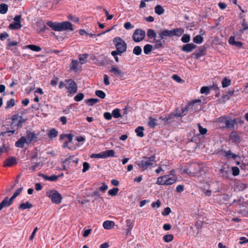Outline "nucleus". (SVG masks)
Segmentation results:
<instances>
[{
	"label": "nucleus",
	"mask_w": 248,
	"mask_h": 248,
	"mask_svg": "<svg viewBox=\"0 0 248 248\" xmlns=\"http://www.w3.org/2000/svg\"><path fill=\"white\" fill-rule=\"evenodd\" d=\"M218 121L220 123L225 124L224 127L232 129H234V125L236 124V121L235 119H231L229 117L222 116L219 118Z\"/></svg>",
	"instance_id": "nucleus-5"
},
{
	"label": "nucleus",
	"mask_w": 248,
	"mask_h": 248,
	"mask_svg": "<svg viewBox=\"0 0 248 248\" xmlns=\"http://www.w3.org/2000/svg\"><path fill=\"white\" fill-rule=\"evenodd\" d=\"M175 117L174 115H172V114L169 115L168 116V123L169 124H171L172 123L174 122L175 121Z\"/></svg>",
	"instance_id": "nucleus-63"
},
{
	"label": "nucleus",
	"mask_w": 248,
	"mask_h": 248,
	"mask_svg": "<svg viewBox=\"0 0 248 248\" xmlns=\"http://www.w3.org/2000/svg\"><path fill=\"white\" fill-rule=\"evenodd\" d=\"M124 26L126 30H131L134 28V26L130 22H125Z\"/></svg>",
	"instance_id": "nucleus-62"
},
{
	"label": "nucleus",
	"mask_w": 248,
	"mask_h": 248,
	"mask_svg": "<svg viewBox=\"0 0 248 248\" xmlns=\"http://www.w3.org/2000/svg\"><path fill=\"white\" fill-rule=\"evenodd\" d=\"M228 42L230 45L234 46L239 48L241 47L243 45V44L241 42L235 41L234 36H231L229 39Z\"/></svg>",
	"instance_id": "nucleus-19"
},
{
	"label": "nucleus",
	"mask_w": 248,
	"mask_h": 248,
	"mask_svg": "<svg viewBox=\"0 0 248 248\" xmlns=\"http://www.w3.org/2000/svg\"><path fill=\"white\" fill-rule=\"evenodd\" d=\"M16 197V196L13 195V196L10 199H9L8 197H6L3 200V202H4L6 206L9 207L12 204L13 201Z\"/></svg>",
	"instance_id": "nucleus-28"
},
{
	"label": "nucleus",
	"mask_w": 248,
	"mask_h": 248,
	"mask_svg": "<svg viewBox=\"0 0 248 248\" xmlns=\"http://www.w3.org/2000/svg\"><path fill=\"white\" fill-rule=\"evenodd\" d=\"M84 97V95L83 93H78L74 97V100L75 101L79 102L83 99Z\"/></svg>",
	"instance_id": "nucleus-49"
},
{
	"label": "nucleus",
	"mask_w": 248,
	"mask_h": 248,
	"mask_svg": "<svg viewBox=\"0 0 248 248\" xmlns=\"http://www.w3.org/2000/svg\"><path fill=\"white\" fill-rule=\"evenodd\" d=\"M197 46L193 43L187 44L183 46L181 50L185 52L188 53L192 51L193 49L196 48Z\"/></svg>",
	"instance_id": "nucleus-13"
},
{
	"label": "nucleus",
	"mask_w": 248,
	"mask_h": 248,
	"mask_svg": "<svg viewBox=\"0 0 248 248\" xmlns=\"http://www.w3.org/2000/svg\"><path fill=\"white\" fill-rule=\"evenodd\" d=\"M27 144V141L25 137H22L15 143V146L16 147L23 148L24 144Z\"/></svg>",
	"instance_id": "nucleus-20"
},
{
	"label": "nucleus",
	"mask_w": 248,
	"mask_h": 248,
	"mask_svg": "<svg viewBox=\"0 0 248 248\" xmlns=\"http://www.w3.org/2000/svg\"><path fill=\"white\" fill-rule=\"evenodd\" d=\"M108 189V186L105 183H102V186L99 188V191L105 192Z\"/></svg>",
	"instance_id": "nucleus-60"
},
{
	"label": "nucleus",
	"mask_w": 248,
	"mask_h": 248,
	"mask_svg": "<svg viewBox=\"0 0 248 248\" xmlns=\"http://www.w3.org/2000/svg\"><path fill=\"white\" fill-rule=\"evenodd\" d=\"M174 35L181 36L184 32V30L182 28L173 29Z\"/></svg>",
	"instance_id": "nucleus-40"
},
{
	"label": "nucleus",
	"mask_w": 248,
	"mask_h": 248,
	"mask_svg": "<svg viewBox=\"0 0 248 248\" xmlns=\"http://www.w3.org/2000/svg\"><path fill=\"white\" fill-rule=\"evenodd\" d=\"M231 80L226 78H224L221 82L222 86L223 88L228 87L231 84Z\"/></svg>",
	"instance_id": "nucleus-48"
},
{
	"label": "nucleus",
	"mask_w": 248,
	"mask_h": 248,
	"mask_svg": "<svg viewBox=\"0 0 248 248\" xmlns=\"http://www.w3.org/2000/svg\"><path fill=\"white\" fill-rule=\"evenodd\" d=\"M157 120L152 116L149 117V121L148 123V125L151 127L154 128L156 126L158 125Z\"/></svg>",
	"instance_id": "nucleus-21"
},
{
	"label": "nucleus",
	"mask_w": 248,
	"mask_h": 248,
	"mask_svg": "<svg viewBox=\"0 0 248 248\" xmlns=\"http://www.w3.org/2000/svg\"><path fill=\"white\" fill-rule=\"evenodd\" d=\"M119 191V188L117 187H114L108 190V193L111 196H116Z\"/></svg>",
	"instance_id": "nucleus-47"
},
{
	"label": "nucleus",
	"mask_w": 248,
	"mask_h": 248,
	"mask_svg": "<svg viewBox=\"0 0 248 248\" xmlns=\"http://www.w3.org/2000/svg\"><path fill=\"white\" fill-rule=\"evenodd\" d=\"M197 125L199 128L200 133L201 135H203L206 134L207 132V129L206 128L202 127L200 123L198 124Z\"/></svg>",
	"instance_id": "nucleus-53"
},
{
	"label": "nucleus",
	"mask_w": 248,
	"mask_h": 248,
	"mask_svg": "<svg viewBox=\"0 0 248 248\" xmlns=\"http://www.w3.org/2000/svg\"><path fill=\"white\" fill-rule=\"evenodd\" d=\"M88 57V55L87 54H83L79 56V61L81 64H83L85 62V60Z\"/></svg>",
	"instance_id": "nucleus-56"
},
{
	"label": "nucleus",
	"mask_w": 248,
	"mask_h": 248,
	"mask_svg": "<svg viewBox=\"0 0 248 248\" xmlns=\"http://www.w3.org/2000/svg\"><path fill=\"white\" fill-rule=\"evenodd\" d=\"M161 34L163 35L164 38L167 36L172 37L174 36L173 29L171 30H164L162 31H161Z\"/></svg>",
	"instance_id": "nucleus-26"
},
{
	"label": "nucleus",
	"mask_w": 248,
	"mask_h": 248,
	"mask_svg": "<svg viewBox=\"0 0 248 248\" xmlns=\"http://www.w3.org/2000/svg\"><path fill=\"white\" fill-rule=\"evenodd\" d=\"M33 207L32 205L29 202H26L24 203H22L18 207L19 209L25 210L31 209Z\"/></svg>",
	"instance_id": "nucleus-27"
},
{
	"label": "nucleus",
	"mask_w": 248,
	"mask_h": 248,
	"mask_svg": "<svg viewBox=\"0 0 248 248\" xmlns=\"http://www.w3.org/2000/svg\"><path fill=\"white\" fill-rule=\"evenodd\" d=\"M242 26L243 27V29L240 30V34H242L244 32L245 30H248V25L245 21V19H243V22L242 23Z\"/></svg>",
	"instance_id": "nucleus-57"
},
{
	"label": "nucleus",
	"mask_w": 248,
	"mask_h": 248,
	"mask_svg": "<svg viewBox=\"0 0 248 248\" xmlns=\"http://www.w3.org/2000/svg\"><path fill=\"white\" fill-rule=\"evenodd\" d=\"M99 101V100L98 98H90L85 101V103L90 106L94 105Z\"/></svg>",
	"instance_id": "nucleus-36"
},
{
	"label": "nucleus",
	"mask_w": 248,
	"mask_h": 248,
	"mask_svg": "<svg viewBox=\"0 0 248 248\" xmlns=\"http://www.w3.org/2000/svg\"><path fill=\"white\" fill-rule=\"evenodd\" d=\"M201 102V101L200 100H196L192 101V102L190 103L188 105H186L185 107V108L182 109V113H185V112H187V110L190 108H192L196 103H200Z\"/></svg>",
	"instance_id": "nucleus-30"
},
{
	"label": "nucleus",
	"mask_w": 248,
	"mask_h": 248,
	"mask_svg": "<svg viewBox=\"0 0 248 248\" xmlns=\"http://www.w3.org/2000/svg\"><path fill=\"white\" fill-rule=\"evenodd\" d=\"M222 155L227 158H232L235 159L238 157L236 155L233 154L231 150L223 151Z\"/></svg>",
	"instance_id": "nucleus-23"
},
{
	"label": "nucleus",
	"mask_w": 248,
	"mask_h": 248,
	"mask_svg": "<svg viewBox=\"0 0 248 248\" xmlns=\"http://www.w3.org/2000/svg\"><path fill=\"white\" fill-rule=\"evenodd\" d=\"M26 140L27 141V144H29L32 142L37 141V135L34 133L31 132L30 130L27 131Z\"/></svg>",
	"instance_id": "nucleus-10"
},
{
	"label": "nucleus",
	"mask_w": 248,
	"mask_h": 248,
	"mask_svg": "<svg viewBox=\"0 0 248 248\" xmlns=\"http://www.w3.org/2000/svg\"><path fill=\"white\" fill-rule=\"evenodd\" d=\"M190 36L188 34H184L181 38V41L184 43H187L190 41Z\"/></svg>",
	"instance_id": "nucleus-50"
},
{
	"label": "nucleus",
	"mask_w": 248,
	"mask_h": 248,
	"mask_svg": "<svg viewBox=\"0 0 248 248\" xmlns=\"http://www.w3.org/2000/svg\"><path fill=\"white\" fill-rule=\"evenodd\" d=\"M16 163V158L14 156H11L5 160L3 166L4 167H11Z\"/></svg>",
	"instance_id": "nucleus-12"
},
{
	"label": "nucleus",
	"mask_w": 248,
	"mask_h": 248,
	"mask_svg": "<svg viewBox=\"0 0 248 248\" xmlns=\"http://www.w3.org/2000/svg\"><path fill=\"white\" fill-rule=\"evenodd\" d=\"M110 30V29L107 30L106 31H105L104 32H102L101 33H99L98 34H95V33H88L87 32V35H89L90 37H91L92 38H93V37H95L96 36H100L102 34H105V33L108 32Z\"/></svg>",
	"instance_id": "nucleus-55"
},
{
	"label": "nucleus",
	"mask_w": 248,
	"mask_h": 248,
	"mask_svg": "<svg viewBox=\"0 0 248 248\" xmlns=\"http://www.w3.org/2000/svg\"><path fill=\"white\" fill-rule=\"evenodd\" d=\"M155 162V155L151 156H144L142 157V159L140 161L137 162V164L142 171L147 170L149 167H152Z\"/></svg>",
	"instance_id": "nucleus-2"
},
{
	"label": "nucleus",
	"mask_w": 248,
	"mask_h": 248,
	"mask_svg": "<svg viewBox=\"0 0 248 248\" xmlns=\"http://www.w3.org/2000/svg\"><path fill=\"white\" fill-rule=\"evenodd\" d=\"M27 48L35 52H39L41 50V48L38 46H36L34 45H29L26 46Z\"/></svg>",
	"instance_id": "nucleus-37"
},
{
	"label": "nucleus",
	"mask_w": 248,
	"mask_h": 248,
	"mask_svg": "<svg viewBox=\"0 0 248 248\" xmlns=\"http://www.w3.org/2000/svg\"><path fill=\"white\" fill-rule=\"evenodd\" d=\"M153 46L152 45L146 44L144 46L143 51L145 54H149L152 50Z\"/></svg>",
	"instance_id": "nucleus-38"
},
{
	"label": "nucleus",
	"mask_w": 248,
	"mask_h": 248,
	"mask_svg": "<svg viewBox=\"0 0 248 248\" xmlns=\"http://www.w3.org/2000/svg\"><path fill=\"white\" fill-rule=\"evenodd\" d=\"M114 155L115 152L113 150H109L99 154H93L91 155V157L92 158H106L108 157H113Z\"/></svg>",
	"instance_id": "nucleus-6"
},
{
	"label": "nucleus",
	"mask_w": 248,
	"mask_h": 248,
	"mask_svg": "<svg viewBox=\"0 0 248 248\" xmlns=\"http://www.w3.org/2000/svg\"><path fill=\"white\" fill-rule=\"evenodd\" d=\"M40 162H36L33 165L29 167V170H31L33 171H35L40 166Z\"/></svg>",
	"instance_id": "nucleus-58"
},
{
	"label": "nucleus",
	"mask_w": 248,
	"mask_h": 248,
	"mask_svg": "<svg viewBox=\"0 0 248 248\" xmlns=\"http://www.w3.org/2000/svg\"><path fill=\"white\" fill-rule=\"evenodd\" d=\"M8 6L6 4L1 3L0 4V13L5 14L7 13Z\"/></svg>",
	"instance_id": "nucleus-41"
},
{
	"label": "nucleus",
	"mask_w": 248,
	"mask_h": 248,
	"mask_svg": "<svg viewBox=\"0 0 248 248\" xmlns=\"http://www.w3.org/2000/svg\"><path fill=\"white\" fill-rule=\"evenodd\" d=\"M170 212H171L170 208L169 207H167L164 209V210L162 214L163 216H166L169 215Z\"/></svg>",
	"instance_id": "nucleus-64"
},
{
	"label": "nucleus",
	"mask_w": 248,
	"mask_h": 248,
	"mask_svg": "<svg viewBox=\"0 0 248 248\" xmlns=\"http://www.w3.org/2000/svg\"><path fill=\"white\" fill-rule=\"evenodd\" d=\"M22 26L21 23L13 22L11 23L9 26V29L10 30H18L21 28Z\"/></svg>",
	"instance_id": "nucleus-32"
},
{
	"label": "nucleus",
	"mask_w": 248,
	"mask_h": 248,
	"mask_svg": "<svg viewBox=\"0 0 248 248\" xmlns=\"http://www.w3.org/2000/svg\"><path fill=\"white\" fill-rule=\"evenodd\" d=\"M95 95L101 99L105 98L106 95V93L102 91L97 90L95 91Z\"/></svg>",
	"instance_id": "nucleus-51"
},
{
	"label": "nucleus",
	"mask_w": 248,
	"mask_h": 248,
	"mask_svg": "<svg viewBox=\"0 0 248 248\" xmlns=\"http://www.w3.org/2000/svg\"><path fill=\"white\" fill-rule=\"evenodd\" d=\"M37 30L39 32H44L46 30L48 29L42 20L36 22Z\"/></svg>",
	"instance_id": "nucleus-16"
},
{
	"label": "nucleus",
	"mask_w": 248,
	"mask_h": 248,
	"mask_svg": "<svg viewBox=\"0 0 248 248\" xmlns=\"http://www.w3.org/2000/svg\"><path fill=\"white\" fill-rule=\"evenodd\" d=\"M155 12L158 15H161L165 13V10L160 5H157L155 7Z\"/></svg>",
	"instance_id": "nucleus-33"
},
{
	"label": "nucleus",
	"mask_w": 248,
	"mask_h": 248,
	"mask_svg": "<svg viewBox=\"0 0 248 248\" xmlns=\"http://www.w3.org/2000/svg\"><path fill=\"white\" fill-rule=\"evenodd\" d=\"M167 177V176L166 175L158 177L156 184L158 185H165V180Z\"/></svg>",
	"instance_id": "nucleus-34"
},
{
	"label": "nucleus",
	"mask_w": 248,
	"mask_h": 248,
	"mask_svg": "<svg viewBox=\"0 0 248 248\" xmlns=\"http://www.w3.org/2000/svg\"><path fill=\"white\" fill-rule=\"evenodd\" d=\"M142 52L141 47L140 46H136L134 47L133 52L134 54L136 55H140L141 54Z\"/></svg>",
	"instance_id": "nucleus-46"
},
{
	"label": "nucleus",
	"mask_w": 248,
	"mask_h": 248,
	"mask_svg": "<svg viewBox=\"0 0 248 248\" xmlns=\"http://www.w3.org/2000/svg\"><path fill=\"white\" fill-rule=\"evenodd\" d=\"M144 130V127L143 126H139L135 130V133L138 137L142 138L144 136V133L143 131Z\"/></svg>",
	"instance_id": "nucleus-35"
},
{
	"label": "nucleus",
	"mask_w": 248,
	"mask_h": 248,
	"mask_svg": "<svg viewBox=\"0 0 248 248\" xmlns=\"http://www.w3.org/2000/svg\"><path fill=\"white\" fill-rule=\"evenodd\" d=\"M161 202L159 200H157L155 202H153L152 204H151V206L153 207V208H155V207H157V208H159L160 205H161Z\"/></svg>",
	"instance_id": "nucleus-61"
},
{
	"label": "nucleus",
	"mask_w": 248,
	"mask_h": 248,
	"mask_svg": "<svg viewBox=\"0 0 248 248\" xmlns=\"http://www.w3.org/2000/svg\"><path fill=\"white\" fill-rule=\"evenodd\" d=\"M210 87L208 86H203L201 88L200 92L202 94H208L210 93Z\"/></svg>",
	"instance_id": "nucleus-52"
},
{
	"label": "nucleus",
	"mask_w": 248,
	"mask_h": 248,
	"mask_svg": "<svg viewBox=\"0 0 248 248\" xmlns=\"http://www.w3.org/2000/svg\"><path fill=\"white\" fill-rule=\"evenodd\" d=\"M232 175L233 176H237L239 174V169L237 167H233L232 168Z\"/></svg>",
	"instance_id": "nucleus-59"
},
{
	"label": "nucleus",
	"mask_w": 248,
	"mask_h": 248,
	"mask_svg": "<svg viewBox=\"0 0 248 248\" xmlns=\"http://www.w3.org/2000/svg\"><path fill=\"white\" fill-rule=\"evenodd\" d=\"M167 177L165 180V185H171L173 184L177 180V177L173 175H166Z\"/></svg>",
	"instance_id": "nucleus-15"
},
{
	"label": "nucleus",
	"mask_w": 248,
	"mask_h": 248,
	"mask_svg": "<svg viewBox=\"0 0 248 248\" xmlns=\"http://www.w3.org/2000/svg\"><path fill=\"white\" fill-rule=\"evenodd\" d=\"M193 41L195 43L201 44L203 42V38L201 35H198L193 38Z\"/></svg>",
	"instance_id": "nucleus-42"
},
{
	"label": "nucleus",
	"mask_w": 248,
	"mask_h": 248,
	"mask_svg": "<svg viewBox=\"0 0 248 248\" xmlns=\"http://www.w3.org/2000/svg\"><path fill=\"white\" fill-rule=\"evenodd\" d=\"M206 48L204 46H201L197 51L194 52L193 55L195 56L196 58L199 59L204 55V52Z\"/></svg>",
	"instance_id": "nucleus-17"
},
{
	"label": "nucleus",
	"mask_w": 248,
	"mask_h": 248,
	"mask_svg": "<svg viewBox=\"0 0 248 248\" xmlns=\"http://www.w3.org/2000/svg\"><path fill=\"white\" fill-rule=\"evenodd\" d=\"M46 25L51 29L56 31H73V26L71 23L69 21H63L62 22H52L48 21Z\"/></svg>",
	"instance_id": "nucleus-1"
},
{
	"label": "nucleus",
	"mask_w": 248,
	"mask_h": 248,
	"mask_svg": "<svg viewBox=\"0 0 248 248\" xmlns=\"http://www.w3.org/2000/svg\"><path fill=\"white\" fill-rule=\"evenodd\" d=\"M65 82L66 83V88L69 93H74L77 92L78 86L75 81L72 79H66Z\"/></svg>",
	"instance_id": "nucleus-7"
},
{
	"label": "nucleus",
	"mask_w": 248,
	"mask_h": 248,
	"mask_svg": "<svg viewBox=\"0 0 248 248\" xmlns=\"http://www.w3.org/2000/svg\"><path fill=\"white\" fill-rule=\"evenodd\" d=\"M230 139L235 144H238L240 142V137L236 131H232L230 135Z\"/></svg>",
	"instance_id": "nucleus-14"
},
{
	"label": "nucleus",
	"mask_w": 248,
	"mask_h": 248,
	"mask_svg": "<svg viewBox=\"0 0 248 248\" xmlns=\"http://www.w3.org/2000/svg\"><path fill=\"white\" fill-rule=\"evenodd\" d=\"M58 134V131L56 129L53 128L49 131L48 136L49 138L53 139L57 137Z\"/></svg>",
	"instance_id": "nucleus-39"
},
{
	"label": "nucleus",
	"mask_w": 248,
	"mask_h": 248,
	"mask_svg": "<svg viewBox=\"0 0 248 248\" xmlns=\"http://www.w3.org/2000/svg\"><path fill=\"white\" fill-rule=\"evenodd\" d=\"M147 36L149 39L153 40L157 37L156 32L153 29H149L147 31Z\"/></svg>",
	"instance_id": "nucleus-24"
},
{
	"label": "nucleus",
	"mask_w": 248,
	"mask_h": 248,
	"mask_svg": "<svg viewBox=\"0 0 248 248\" xmlns=\"http://www.w3.org/2000/svg\"><path fill=\"white\" fill-rule=\"evenodd\" d=\"M15 105V100L14 98H12L6 103V106L5 107L6 109H9Z\"/></svg>",
	"instance_id": "nucleus-43"
},
{
	"label": "nucleus",
	"mask_w": 248,
	"mask_h": 248,
	"mask_svg": "<svg viewBox=\"0 0 248 248\" xmlns=\"http://www.w3.org/2000/svg\"><path fill=\"white\" fill-rule=\"evenodd\" d=\"M18 116L17 115H15L13 116L12 118V124H14L17 127H21L22 126V124L25 122V120L23 119L21 117H20V119L16 123V121L17 120Z\"/></svg>",
	"instance_id": "nucleus-11"
},
{
	"label": "nucleus",
	"mask_w": 248,
	"mask_h": 248,
	"mask_svg": "<svg viewBox=\"0 0 248 248\" xmlns=\"http://www.w3.org/2000/svg\"><path fill=\"white\" fill-rule=\"evenodd\" d=\"M114 225V222L112 221L106 220L104 222L103 226L105 229H110Z\"/></svg>",
	"instance_id": "nucleus-31"
},
{
	"label": "nucleus",
	"mask_w": 248,
	"mask_h": 248,
	"mask_svg": "<svg viewBox=\"0 0 248 248\" xmlns=\"http://www.w3.org/2000/svg\"><path fill=\"white\" fill-rule=\"evenodd\" d=\"M46 195L51 200L53 203L59 204L62 200V196L57 190H49L46 191Z\"/></svg>",
	"instance_id": "nucleus-4"
},
{
	"label": "nucleus",
	"mask_w": 248,
	"mask_h": 248,
	"mask_svg": "<svg viewBox=\"0 0 248 248\" xmlns=\"http://www.w3.org/2000/svg\"><path fill=\"white\" fill-rule=\"evenodd\" d=\"M112 116L115 118H118L121 117V114L120 113V109L118 108L114 109L112 112Z\"/></svg>",
	"instance_id": "nucleus-54"
},
{
	"label": "nucleus",
	"mask_w": 248,
	"mask_h": 248,
	"mask_svg": "<svg viewBox=\"0 0 248 248\" xmlns=\"http://www.w3.org/2000/svg\"><path fill=\"white\" fill-rule=\"evenodd\" d=\"M163 239L165 242H170L173 240V235L171 234H166L163 236Z\"/></svg>",
	"instance_id": "nucleus-45"
},
{
	"label": "nucleus",
	"mask_w": 248,
	"mask_h": 248,
	"mask_svg": "<svg viewBox=\"0 0 248 248\" xmlns=\"http://www.w3.org/2000/svg\"><path fill=\"white\" fill-rule=\"evenodd\" d=\"M113 42L116 47V52L114 54H123L126 51L127 45L125 41L120 37H116L113 39Z\"/></svg>",
	"instance_id": "nucleus-3"
},
{
	"label": "nucleus",
	"mask_w": 248,
	"mask_h": 248,
	"mask_svg": "<svg viewBox=\"0 0 248 248\" xmlns=\"http://www.w3.org/2000/svg\"><path fill=\"white\" fill-rule=\"evenodd\" d=\"M110 72L114 73L115 75L117 76L119 78H122L124 76V73L118 69L113 66L111 67Z\"/></svg>",
	"instance_id": "nucleus-18"
},
{
	"label": "nucleus",
	"mask_w": 248,
	"mask_h": 248,
	"mask_svg": "<svg viewBox=\"0 0 248 248\" xmlns=\"http://www.w3.org/2000/svg\"><path fill=\"white\" fill-rule=\"evenodd\" d=\"M78 60H73L71 62L70 69L74 70L75 72L78 71Z\"/></svg>",
	"instance_id": "nucleus-44"
},
{
	"label": "nucleus",
	"mask_w": 248,
	"mask_h": 248,
	"mask_svg": "<svg viewBox=\"0 0 248 248\" xmlns=\"http://www.w3.org/2000/svg\"><path fill=\"white\" fill-rule=\"evenodd\" d=\"M220 173L222 174V176L223 178H227L228 175L230 173V170L229 167H225L224 166H222L219 170Z\"/></svg>",
	"instance_id": "nucleus-22"
},
{
	"label": "nucleus",
	"mask_w": 248,
	"mask_h": 248,
	"mask_svg": "<svg viewBox=\"0 0 248 248\" xmlns=\"http://www.w3.org/2000/svg\"><path fill=\"white\" fill-rule=\"evenodd\" d=\"M41 176L45 180L51 182H55L58 180L59 176L56 175H52L50 176H48L45 174H42Z\"/></svg>",
	"instance_id": "nucleus-25"
},
{
	"label": "nucleus",
	"mask_w": 248,
	"mask_h": 248,
	"mask_svg": "<svg viewBox=\"0 0 248 248\" xmlns=\"http://www.w3.org/2000/svg\"><path fill=\"white\" fill-rule=\"evenodd\" d=\"M126 225L127 228L126 230V234H128L134 226L133 222L130 219H127L126 220Z\"/></svg>",
	"instance_id": "nucleus-29"
},
{
	"label": "nucleus",
	"mask_w": 248,
	"mask_h": 248,
	"mask_svg": "<svg viewBox=\"0 0 248 248\" xmlns=\"http://www.w3.org/2000/svg\"><path fill=\"white\" fill-rule=\"evenodd\" d=\"M158 36L156 37L155 39H153V40L150 42L155 43L154 47L155 49H159L163 46V42H164V37L161 34V31L158 32Z\"/></svg>",
	"instance_id": "nucleus-9"
},
{
	"label": "nucleus",
	"mask_w": 248,
	"mask_h": 248,
	"mask_svg": "<svg viewBox=\"0 0 248 248\" xmlns=\"http://www.w3.org/2000/svg\"><path fill=\"white\" fill-rule=\"evenodd\" d=\"M145 36V31L141 29H137L135 31L132 38L134 42H140L142 41Z\"/></svg>",
	"instance_id": "nucleus-8"
}]
</instances>
